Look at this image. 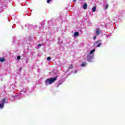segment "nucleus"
Segmentation results:
<instances>
[{
  "mask_svg": "<svg viewBox=\"0 0 125 125\" xmlns=\"http://www.w3.org/2000/svg\"><path fill=\"white\" fill-rule=\"evenodd\" d=\"M101 44H102V43H99L97 46V47H99L100 46V45H101Z\"/></svg>",
  "mask_w": 125,
  "mask_h": 125,
  "instance_id": "nucleus-14",
  "label": "nucleus"
},
{
  "mask_svg": "<svg viewBox=\"0 0 125 125\" xmlns=\"http://www.w3.org/2000/svg\"><path fill=\"white\" fill-rule=\"evenodd\" d=\"M94 51H95V49H94L90 51V54H92V53H93V52H94Z\"/></svg>",
  "mask_w": 125,
  "mask_h": 125,
  "instance_id": "nucleus-11",
  "label": "nucleus"
},
{
  "mask_svg": "<svg viewBox=\"0 0 125 125\" xmlns=\"http://www.w3.org/2000/svg\"><path fill=\"white\" fill-rule=\"evenodd\" d=\"M83 9H87V4L86 3H84V5H83Z\"/></svg>",
  "mask_w": 125,
  "mask_h": 125,
  "instance_id": "nucleus-4",
  "label": "nucleus"
},
{
  "mask_svg": "<svg viewBox=\"0 0 125 125\" xmlns=\"http://www.w3.org/2000/svg\"><path fill=\"white\" fill-rule=\"evenodd\" d=\"M95 34L96 35H97V36H99V35H100V28H98L97 29H96Z\"/></svg>",
  "mask_w": 125,
  "mask_h": 125,
  "instance_id": "nucleus-2",
  "label": "nucleus"
},
{
  "mask_svg": "<svg viewBox=\"0 0 125 125\" xmlns=\"http://www.w3.org/2000/svg\"><path fill=\"white\" fill-rule=\"evenodd\" d=\"M17 59L18 60H20V59H21V57H20V56H18L17 57Z\"/></svg>",
  "mask_w": 125,
  "mask_h": 125,
  "instance_id": "nucleus-15",
  "label": "nucleus"
},
{
  "mask_svg": "<svg viewBox=\"0 0 125 125\" xmlns=\"http://www.w3.org/2000/svg\"><path fill=\"white\" fill-rule=\"evenodd\" d=\"M73 1H76V0H73Z\"/></svg>",
  "mask_w": 125,
  "mask_h": 125,
  "instance_id": "nucleus-22",
  "label": "nucleus"
},
{
  "mask_svg": "<svg viewBox=\"0 0 125 125\" xmlns=\"http://www.w3.org/2000/svg\"><path fill=\"white\" fill-rule=\"evenodd\" d=\"M38 46H42V44H39L38 45Z\"/></svg>",
  "mask_w": 125,
  "mask_h": 125,
  "instance_id": "nucleus-20",
  "label": "nucleus"
},
{
  "mask_svg": "<svg viewBox=\"0 0 125 125\" xmlns=\"http://www.w3.org/2000/svg\"><path fill=\"white\" fill-rule=\"evenodd\" d=\"M91 59H92V57L90 56V58L87 59V61H88V62H91Z\"/></svg>",
  "mask_w": 125,
  "mask_h": 125,
  "instance_id": "nucleus-9",
  "label": "nucleus"
},
{
  "mask_svg": "<svg viewBox=\"0 0 125 125\" xmlns=\"http://www.w3.org/2000/svg\"><path fill=\"white\" fill-rule=\"evenodd\" d=\"M51 59V58L50 57H48L47 58V60L48 61H50Z\"/></svg>",
  "mask_w": 125,
  "mask_h": 125,
  "instance_id": "nucleus-12",
  "label": "nucleus"
},
{
  "mask_svg": "<svg viewBox=\"0 0 125 125\" xmlns=\"http://www.w3.org/2000/svg\"><path fill=\"white\" fill-rule=\"evenodd\" d=\"M74 36H75V37H78V36H79V32H75V33H74Z\"/></svg>",
  "mask_w": 125,
  "mask_h": 125,
  "instance_id": "nucleus-10",
  "label": "nucleus"
},
{
  "mask_svg": "<svg viewBox=\"0 0 125 125\" xmlns=\"http://www.w3.org/2000/svg\"><path fill=\"white\" fill-rule=\"evenodd\" d=\"M96 36H94L93 40H96Z\"/></svg>",
  "mask_w": 125,
  "mask_h": 125,
  "instance_id": "nucleus-18",
  "label": "nucleus"
},
{
  "mask_svg": "<svg viewBox=\"0 0 125 125\" xmlns=\"http://www.w3.org/2000/svg\"><path fill=\"white\" fill-rule=\"evenodd\" d=\"M5 59L4 58H0V62H4Z\"/></svg>",
  "mask_w": 125,
  "mask_h": 125,
  "instance_id": "nucleus-5",
  "label": "nucleus"
},
{
  "mask_svg": "<svg viewBox=\"0 0 125 125\" xmlns=\"http://www.w3.org/2000/svg\"><path fill=\"white\" fill-rule=\"evenodd\" d=\"M92 10L93 12H95V11H96V7L94 6V7H93Z\"/></svg>",
  "mask_w": 125,
  "mask_h": 125,
  "instance_id": "nucleus-7",
  "label": "nucleus"
},
{
  "mask_svg": "<svg viewBox=\"0 0 125 125\" xmlns=\"http://www.w3.org/2000/svg\"><path fill=\"white\" fill-rule=\"evenodd\" d=\"M98 42H100V40H98L97 42H96L95 44H94V45H95V44H96V43H98Z\"/></svg>",
  "mask_w": 125,
  "mask_h": 125,
  "instance_id": "nucleus-13",
  "label": "nucleus"
},
{
  "mask_svg": "<svg viewBox=\"0 0 125 125\" xmlns=\"http://www.w3.org/2000/svg\"><path fill=\"white\" fill-rule=\"evenodd\" d=\"M85 65H86V62H83V63H82V64H81V66L82 67H84V66H85Z\"/></svg>",
  "mask_w": 125,
  "mask_h": 125,
  "instance_id": "nucleus-8",
  "label": "nucleus"
},
{
  "mask_svg": "<svg viewBox=\"0 0 125 125\" xmlns=\"http://www.w3.org/2000/svg\"><path fill=\"white\" fill-rule=\"evenodd\" d=\"M6 101H8V100H7V99L6 98H3L2 100V103H4V104H5V102H6Z\"/></svg>",
  "mask_w": 125,
  "mask_h": 125,
  "instance_id": "nucleus-3",
  "label": "nucleus"
},
{
  "mask_svg": "<svg viewBox=\"0 0 125 125\" xmlns=\"http://www.w3.org/2000/svg\"><path fill=\"white\" fill-rule=\"evenodd\" d=\"M57 77L58 76L54 77V78H50V79H48L45 81V83L46 84H51V83H54L56 80H57Z\"/></svg>",
  "mask_w": 125,
  "mask_h": 125,
  "instance_id": "nucleus-1",
  "label": "nucleus"
},
{
  "mask_svg": "<svg viewBox=\"0 0 125 125\" xmlns=\"http://www.w3.org/2000/svg\"><path fill=\"white\" fill-rule=\"evenodd\" d=\"M72 67H73V66H72V65H70L69 66V68H72Z\"/></svg>",
  "mask_w": 125,
  "mask_h": 125,
  "instance_id": "nucleus-21",
  "label": "nucleus"
},
{
  "mask_svg": "<svg viewBox=\"0 0 125 125\" xmlns=\"http://www.w3.org/2000/svg\"><path fill=\"white\" fill-rule=\"evenodd\" d=\"M61 84H62L61 83H59V84H58V87H59V86H60V85H61Z\"/></svg>",
  "mask_w": 125,
  "mask_h": 125,
  "instance_id": "nucleus-19",
  "label": "nucleus"
},
{
  "mask_svg": "<svg viewBox=\"0 0 125 125\" xmlns=\"http://www.w3.org/2000/svg\"><path fill=\"white\" fill-rule=\"evenodd\" d=\"M109 5H108V4H107L105 6V9H107V8H108Z\"/></svg>",
  "mask_w": 125,
  "mask_h": 125,
  "instance_id": "nucleus-16",
  "label": "nucleus"
},
{
  "mask_svg": "<svg viewBox=\"0 0 125 125\" xmlns=\"http://www.w3.org/2000/svg\"><path fill=\"white\" fill-rule=\"evenodd\" d=\"M4 106V103H2L1 104H0V108L1 109L3 108Z\"/></svg>",
  "mask_w": 125,
  "mask_h": 125,
  "instance_id": "nucleus-6",
  "label": "nucleus"
},
{
  "mask_svg": "<svg viewBox=\"0 0 125 125\" xmlns=\"http://www.w3.org/2000/svg\"><path fill=\"white\" fill-rule=\"evenodd\" d=\"M52 0H47V3H49V2H50V1H51Z\"/></svg>",
  "mask_w": 125,
  "mask_h": 125,
  "instance_id": "nucleus-17",
  "label": "nucleus"
}]
</instances>
